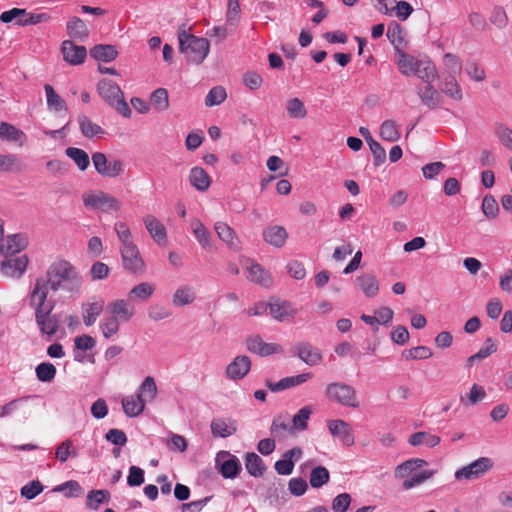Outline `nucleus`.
I'll list each match as a JSON object with an SVG mask.
<instances>
[{"label": "nucleus", "mask_w": 512, "mask_h": 512, "mask_svg": "<svg viewBox=\"0 0 512 512\" xmlns=\"http://www.w3.org/2000/svg\"><path fill=\"white\" fill-rule=\"evenodd\" d=\"M251 369V360L246 355L235 357L226 367V377L231 380L243 379Z\"/></svg>", "instance_id": "16"}, {"label": "nucleus", "mask_w": 512, "mask_h": 512, "mask_svg": "<svg viewBox=\"0 0 512 512\" xmlns=\"http://www.w3.org/2000/svg\"><path fill=\"white\" fill-rule=\"evenodd\" d=\"M97 92L102 100L122 116L129 118L131 109L125 101L121 88L112 80L102 79L97 83Z\"/></svg>", "instance_id": "4"}, {"label": "nucleus", "mask_w": 512, "mask_h": 512, "mask_svg": "<svg viewBox=\"0 0 512 512\" xmlns=\"http://www.w3.org/2000/svg\"><path fill=\"white\" fill-rule=\"evenodd\" d=\"M111 494L106 489L91 490L86 497V506L90 510H98L100 505L110 501Z\"/></svg>", "instance_id": "37"}, {"label": "nucleus", "mask_w": 512, "mask_h": 512, "mask_svg": "<svg viewBox=\"0 0 512 512\" xmlns=\"http://www.w3.org/2000/svg\"><path fill=\"white\" fill-rule=\"evenodd\" d=\"M325 395L330 401L336 402L342 406L352 408L359 406L356 390L351 385L342 382L328 384Z\"/></svg>", "instance_id": "5"}, {"label": "nucleus", "mask_w": 512, "mask_h": 512, "mask_svg": "<svg viewBox=\"0 0 512 512\" xmlns=\"http://www.w3.org/2000/svg\"><path fill=\"white\" fill-rule=\"evenodd\" d=\"M263 237L270 245L280 248L284 246L288 238V233L283 226L275 225L266 228L263 231Z\"/></svg>", "instance_id": "27"}, {"label": "nucleus", "mask_w": 512, "mask_h": 512, "mask_svg": "<svg viewBox=\"0 0 512 512\" xmlns=\"http://www.w3.org/2000/svg\"><path fill=\"white\" fill-rule=\"evenodd\" d=\"M54 492H65L66 497H76L82 493L80 484L75 480H69L53 489Z\"/></svg>", "instance_id": "59"}, {"label": "nucleus", "mask_w": 512, "mask_h": 512, "mask_svg": "<svg viewBox=\"0 0 512 512\" xmlns=\"http://www.w3.org/2000/svg\"><path fill=\"white\" fill-rule=\"evenodd\" d=\"M28 257L21 255L18 257H7L1 262V272L6 277L20 278L26 271Z\"/></svg>", "instance_id": "13"}, {"label": "nucleus", "mask_w": 512, "mask_h": 512, "mask_svg": "<svg viewBox=\"0 0 512 512\" xmlns=\"http://www.w3.org/2000/svg\"><path fill=\"white\" fill-rule=\"evenodd\" d=\"M330 480V473L324 466H317L310 473L309 483L312 488H321Z\"/></svg>", "instance_id": "47"}, {"label": "nucleus", "mask_w": 512, "mask_h": 512, "mask_svg": "<svg viewBox=\"0 0 512 512\" xmlns=\"http://www.w3.org/2000/svg\"><path fill=\"white\" fill-rule=\"evenodd\" d=\"M396 64L403 75L411 76L415 74L417 67L421 66V60L401 50H397Z\"/></svg>", "instance_id": "23"}, {"label": "nucleus", "mask_w": 512, "mask_h": 512, "mask_svg": "<svg viewBox=\"0 0 512 512\" xmlns=\"http://www.w3.org/2000/svg\"><path fill=\"white\" fill-rule=\"evenodd\" d=\"M171 315V310L160 304L152 305L148 309V316L153 321H161L171 317Z\"/></svg>", "instance_id": "62"}, {"label": "nucleus", "mask_w": 512, "mask_h": 512, "mask_svg": "<svg viewBox=\"0 0 512 512\" xmlns=\"http://www.w3.org/2000/svg\"><path fill=\"white\" fill-rule=\"evenodd\" d=\"M311 414L312 408L310 406L302 407L292 418L290 432L306 430Z\"/></svg>", "instance_id": "43"}, {"label": "nucleus", "mask_w": 512, "mask_h": 512, "mask_svg": "<svg viewBox=\"0 0 512 512\" xmlns=\"http://www.w3.org/2000/svg\"><path fill=\"white\" fill-rule=\"evenodd\" d=\"M28 245V239L24 234H12L7 236L6 240L0 242V253L7 257H13L20 253Z\"/></svg>", "instance_id": "14"}, {"label": "nucleus", "mask_w": 512, "mask_h": 512, "mask_svg": "<svg viewBox=\"0 0 512 512\" xmlns=\"http://www.w3.org/2000/svg\"><path fill=\"white\" fill-rule=\"evenodd\" d=\"M121 256L124 268L132 273H140L144 270V261L135 244L122 246Z\"/></svg>", "instance_id": "12"}, {"label": "nucleus", "mask_w": 512, "mask_h": 512, "mask_svg": "<svg viewBox=\"0 0 512 512\" xmlns=\"http://www.w3.org/2000/svg\"><path fill=\"white\" fill-rule=\"evenodd\" d=\"M83 203L88 208L102 212H118L122 208V203L119 199L104 191L84 194Z\"/></svg>", "instance_id": "6"}, {"label": "nucleus", "mask_w": 512, "mask_h": 512, "mask_svg": "<svg viewBox=\"0 0 512 512\" xmlns=\"http://www.w3.org/2000/svg\"><path fill=\"white\" fill-rule=\"evenodd\" d=\"M418 95L422 103L430 109H434L440 101V94L434 89L432 83L427 84L424 90H419Z\"/></svg>", "instance_id": "49"}, {"label": "nucleus", "mask_w": 512, "mask_h": 512, "mask_svg": "<svg viewBox=\"0 0 512 512\" xmlns=\"http://www.w3.org/2000/svg\"><path fill=\"white\" fill-rule=\"evenodd\" d=\"M433 475H434V471H431V470H424L419 473H415L403 481L402 487L405 490H409L415 486H418V485L424 483L426 480L430 479Z\"/></svg>", "instance_id": "56"}, {"label": "nucleus", "mask_w": 512, "mask_h": 512, "mask_svg": "<svg viewBox=\"0 0 512 512\" xmlns=\"http://www.w3.org/2000/svg\"><path fill=\"white\" fill-rule=\"evenodd\" d=\"M90 56L97 61L111 62L118 56V51L114 45L98 44L90 50Z\"/></svg>", "instance_id": "33"}, {"label": "nucleus", "mask_w": 512, "mask_h": 512, "mask_svg": "<svg viewBox=\"0 0 512 512\" xmlns=\"http://www.w3.org/2000/svg\"><path fill=\"white\" fill-rule=\"evenodd\" d=\"M215 462L219 467V473L226 479L236 478L242 469L239 459L229 451L218 452Z\"/></svg>", "instance_id": "8"}, {"label": "nucleus", "mask_w": 512, "mask_h": 512, "mask_svg": "<svg viewBox=\"0 0 512 512\" xmlns=\"http://www.w3.org/2000/svg\"><path fill=\"white\" fill-rule=\"evenodd\" d=\"M495 134L499 141L512 150V130L502 123L495 124Z\"/></svg>", "instance_id": "60"}, {"label": "nucleus", "mask_w": 512, "mask_h": 512, "mask_svg": "<svg viewBox=\"0 0 512 512\" xmlns=\"http://www.w3.org/2000/svg\"><path fill=\"white\" fill-rule=\"evenodd\" d=\"M143 221L147 231L157 243L160 244L166 241V228L155 216L147 215L144 217Z\"/></svg>", "instance_id": "24"}, {"label": "nucleus", "mask_w": 512, "mask_h": 512, "mask_svg": "<svg viewBox=\"0 0 512 512\" xmlns=\"http://www.w3.org/2000/svg\"><path fill=\"white\" fill-rule=\"evenodd\" d=\"M78 124L81 133L86 138L101 137L105 134L104 129L100 125L94 123L84 114L78 116Z\"/></svg>", "instance_id": "31"}, {"label": "nucleus", "mask_w": 512, "mask_h": 512, "mask_svg": "<svg viewBox=\"0 0 512 512\" xmlns=\"http://www.w3.org/2000/svg\"><path fill=\"white\" fill-rule=\"evenodd\" d=\"M486 397V392L481 385L473 384L467 397L461 396L460 402L465 406H473Z\"/></svg>", "instance_id": "52"}, {"label": "nucleus", "mask_w": 512, "mask_h": 512, "mask_svg": "<svg viewBox=\"0 0 512 512\" xmlns=\"http://www.w3.org/2000/svg\"><path fill=\"white\" fill-rule=\"evenodd\" d=\"M432 355V350L427 346H417L402 352V357L405 360L428 359Z\"/></svg>", "instance_id": "57"}, {"label": "nucleus", "mask_w": 512, "mask_h": 512, "mask_svg": "<svg viewBox=\"0 0 512 512\" xmlns=\"http://www.w3.org/2000/svg\"><path fill=\"white\" fill-rule=\"evenodd\" d=\"M285 109L287 115L292 119H304L308 114L303 101L297 97L287 100Z\"/></svg>", "instance_id": "42"}, {"label": "nucleus", "mask_w": 512, "mask_h": 512, "mask_svg": "<svg viewBox=\"0 0 512 512\" xmlns=\"http://www.w3.org/2000/svg\"><path fill=\"white\" fill-rule=\"evenodd\" d=\"M78 452L74 447L72 440L66 439L56 447L55 457L61 463L66 462L69 457H77Z\"/></svg>", "instance_id": "50"}, {"label": "nucleus", "mask_w": 512, "mask_h": 512, "mask_svg": "<svg viewBox=\"0 0 512 512\" xmlns=\"http://www.w3.org/2000/svg\"><path fill=\"white\" fill-rule=\"evenodd\" d=\"M291 352L309 366H316L323 360L321 351L307 341L296 343Z\"/></svg>", "instance_id": "10"}, {"label": "nucleus", "mask_w": 512, "mask_h": 512, "mask_svg": "<svg viewBox=\"0 0 512 512\" xmlns=\"http://www.w3.org/2000/svg\"><path fill=\"white\" fill-rule=\"evenodd\" d=\"M196 299V294L193 287L189 285H182L176 289L172 297V303L176 307L189 305Z\"/></svg>", "instance_id": "35"}, {"label": "nucleus", "mask_w": 512, "mask_h": 512, "mask_svg": "<svg viewBox=\"0 0 512 512\" xmlns=\"http://www.w3.org/2000/svg\"><path fill=\"white\" fill-rule=\"evenodd\" d=\"M441 91L456 101H460L463 98L461 87L456 80V75H452V73L444 75L443 81L441 82Z\"/></svg>", "instance_id": "30"}, {"label": "nucleus", "mask_w": 512, "mask_h": 512, "mask_svg": "<svg viewBox=\"0 0 512 512\" xmlns=\"http://www.w3.org/2000/svg\"><path fill=\"white\" fill-rule=\"evenodd\" d=\"M408 443L412 446L425 445L427 447H435L440 443V437L430 434L426 431L413 433L409 436Z\"/></svg>", "instance_id": "38"}, {"label": "nucleus", "mask_w": 512, "mask_h": 512, "mask_svg": "<svg viewBox=\"0 0 512 512\" xmlns=\"http://www.w3.org/2000/svg\"><path fill=\"white\" fill-rule=\"evenodd\" d=\"M189 182L192 187L200 192H205L211 185V178L201 167H193L189 173Z\"/></svg>", "instance_id": "28"}, {"label": "nucleus", "mask_w": 512, "mask_h": 512, "mask_svg": "<svg viewBox=\"0 0 512 512\" xmlns=\"http://www.w3.org/2000/svg\"><path fill=\"white\" fill-rule=\"evenodd\" d=\"M43 489L44 487L39 480H33L21 488V496L31 500L39 495Z\"/></svg>", "instance_id": "61"}, {"label": "nucleus", "mask_w": 512, "mask_h": 512, "mask_svg": "<svg viewBox=\"0 0 512 512\" xmlns=\"http://www.w3.org/2000/svg\"><path fill=\"white\" fill-rule=\"evenodd\" d=\"M155 292V285L149 282H142L134 286L129 292L130 299H137L146 302Z\"/></svg>", "instance_id": "45"}, {"label": "nucleus", "mask_w": 512, "mask_h": 512, "mask_svg": "<svg viewBox=\"0 0 512 512\" xmlns=\"http://www.w3.org/2000/svg\"><path fill=\"white\" fill-rule=\"evenodd\" d=\"M0 139L10 142H17L23 145L26 136L24 132L7 122H0Z\"/></svg>", "instance_id": "34"}, {"label": "nucleus", "mask_w": 512, "mask_h": 512, "mask_svg": "<svg viewBox=\"0 0 512 512\" xmlns=\"http://www.w3.org/2000/svg\"><path fill=\"white\" fill-rule=\"evenodd\" d=\"M150 101L157 112H164L169 108V97L165 88L156 89L152 93Z\"/></svg>", "instance_id": "51"}, {"label": "nucleus", "mask_w": 512, "mask_h": 512, "mask_svg": "<svg viewBox=\"0 0 512 512\" xmlns=\"http://www.w3.org/2000/svg\"><path fill=\"white\" fill-rule=\"evenodd\" d=\"M245 466L248 473L254 477H261L266 470L262 458L254 452H249L246 454Z\"/></svg>", "instance_id": "40"}, {"label": "nucleus", "mask_w": 512, "mask_h": 512, "mask_svg": "<svg viewBox=\"0 0 512 512\" xmlns=\"http://www.w3.org/2000/svg\"><path fill=\"white\" fill-rule=\"evenodd\" d=\"M380 136L388 142H396L400 139L398 125L394 120H385L380 126Z\"/></svg>", "instance_id": "46"}, {"label": "nucleus", "mask_w": 512, "mask_h": 512, "mask_svg": "<svg viewBox=\"0 0 512 512\" xmlns=\"http://www.w3.org/2000/svg\"><path fill=\"white\" fill-rule=\"evenodd\" d=\"M247 278L259 285L268 287L272 283L271 276L261 265L255 263L248 268Z\"/></svg>", "instance_id": "39"}, {"label": "nucleus", "mask_w": 512, "mask_h": 512, "mask_svg": "<svg viewBox=\"0 0 512 512\" xmlns=\"http://www.w3.org/2000/svg\"><path fill=\"white\" fill-rule=\"evenodd\" d=\"M351 496L348 493L337 495L332 501V510L334 512H347L351 503Z\"/></svg>", "instance_id": "64"}, {"label": "nucleus", "mask_w": 512, "mask_h": 512, "mask_svg": "<svg viewBox=\"0 0 512 512\" xmlns=\"http://www.w3.org/2000/svg\"><path fill=\"white\" fill-rule=\"evenodd\" d=\"M108 313L119 319L121 322H128L135 314V309L125 299H117L106 306Z\"/></svg>", "instance_id": "19"}, {"label": "nucleus", "mask_w": 512, "mask_h": 512, "mask_svg": "<svg viewBox=\"0 0 512 512\" xmlns=\"http://www.w3.org/2000/svg\"><path fill=\"white\" fill-rule=\"evenodd\" d=\"M214 229L221 241H223L233 251L241 249V241L236 232L227 223L218 221L214 225Z\"/></svg>", "instance_id": "18"}, {"label": "nucleus", "mask_w": 512, "mask_h": 512, "mask_svg": "<svg viewBox=\"0 0 512 512\" xmlns=\"http://www.w3.org/2000/svg\"><path fill=\"white\" fill-rule=\"evenodd\" d=\"M443 62L445 67L448 69L447 73H452V75L461 73L462 63L456 55L452 53H446L443 57Z\"/></svg>", "instance_id": "63"}, {"label": "nucleus", "mask_w": 512, "mask_h": 512, "mask_svg": "<svg viewBox=\"0 0 512 512\" xmlns=\"http://www.w3.org/2000/svg\"><path fill=\"white\" fill-rule=\"evenodd\" d=\"M120 320L106 311L105 317L100 322V330L106 339L116 335L120 329Z\"/></svg>", "instance_id": "41"}, {"label": "nucleus", "mask_w": 512, "mask_h": 512, "mask_svg": "<svg viewBox=\"0 0 512 512\" xmlns=\"http://www.w3.org/2000/svg\"><path fill=\"white\" fill-rule=\"evenodd\" d=\"M246 348L249 352L267 357L283 352V347L277 343H266L259 335H253L246 339Z\"/></svg>", "instance_id": "11"}, {"label": "nucleus", "mask_w": 512, "mask_h": 512, "mask_svg": "<svg viewBox=\"0 0 512 512\" xmlns=\"http://www.w3.org/2000/svg\"><path fill=\"white\" fill-rule=\"evenodd\" d=\"M139 394L145 399V402L153 401L157 396V385L153 377L147 376L139 387Z\"/></svg>", "instance_id": "54"}, {"label": "nucleus", "mask_w": 512, "mask_h": 512, "mask_svg": "<svg viewBox=\"0 0 512 512\" xmlns=\"http://www.w3.org/2000/svg\"><path fill=\"white\" fill-rule=\"evenodd\" d=\"M67 33L70 38L85 41L89 36V30L82 19L79 17H72L67 22Z\"/></svg>", "instance_id": "32"}, {"label": "nucleus", "mask_w": 512, "mask_h": 512, "mask_svg": "<svg viewBox=\"0 0 512 512\" xmlns=\"http://www.w3.org/2000/svg\"><path fill=\"white\" fill-rule=\"evenodd\" d=\"M36 376L41 382H50L56 376V368L52 363H40L36 369Z\"/></svg>", "instance_id": "58"}, {"label": "nucleus", "mask_w": 512, "mask_h": 512, "mask_svg": "<svg viewBox=\"0 0 512 512\" xmlns=\"http://www.w3.org/2000/svg\"><path fill=\"white\" fill-rule=\"evenodd\" d=\"M192 232L199 242V244L207 251H212V235L210 231L204 226L199 219H194L191 222Z\"/></svg>", "instance_id": "26"}, {"label": "nucleus", "mask_w": 512, "mask_h": 512, "mask_svg": "<svg viewBox=\"0 0 512 512\" xmlns=\"http://www.w3.org/2000/svg\"><path fill=\"white\" fill-rule=\"evenodd\" d=\"M42 282L53 292L64 291L71 295L78 294L81 290L83 279L74 265L67 260L54 261L46 271V279L38 278L35 283Z\"/></svg>", "instance_id": "1"}, {"label": "nucleus", "mask_w": 512, "mask_h": 512, "mask_svg": "<svg viewBox=\"0 0 512 512\" xmlns=\"http://www.w3.org/2000/svg\"><path fill=\"white\" fill-rule=\"evenodd\" d=\"M44 89L47 97V105L50 109L60 111L66 108L65 101L61 99L51 85L46 84Z\"/></svg>", "instance_id": "53"}, {"label": "nucleus", "mask_w": 512, "mask_h": 512, "mask_svg": "<svg viewBox=\"0 0 512 512\" xmlns=\"http://www.w3.org/2000/svg\"><path fill=\"white\" fill-rule=\"evenodd\" d=\"M92 163L95 171L105 178H117L124 172V163L120 159L108 160L102 152L92 154Z\"/></svg>", "instance_id": "7"}, {"label": "nucleus", "mask_w": 512, "mask_h": 512, "mask_svg": "<svg viewBox=\"0 0 512 512\" xmlns=\"http://www.w3.org/2000/svg\"><path fill=\"white\" fill-rule=\"evenodd\" d=\"M179 50L190 64H201L209 53V41L188 33L185 25L178 30Z\"/></svg>", "instance_id": "3"}, {"label": "nucleus", "mask_w": 512, "mask_h": 512, "mask_svg": "<svg viewBox=\"0 0 512 512\" xmlns=\"http://www.w3.org/2000/svg\"><path fill=\"white\" fill-rule=\"evenodd\" d=\"M61 52L64 60L71 65L82 64L87 56L85 46L76 45L71 40H64L62 42Z\"/></svg>", "instance_id": "15"}, {"label": "nucleus", "mask_w": 512, "mask_h": 512, "mask_svg": "<svg viewBox=\"0 0 512 512\" xmlns=\"http://www.w3.org/2000/svg\"><path fill=\"white\" fill-rule=\"evenodd\" d=\"M124 413L128 417H136L145 409V399L141 394L127 396L122 399Z\"/></svg>", "instance_id": "25"}, {"label": "nucleus", "mask_w": 512, "mask_h": 512, "mask_svg": "<svg viewBox=\"0 0 512 512\" xmlns=\"http://www.w3.org/2000/svg\"><path fill=\"white\" fill-rule=\"evenodd\" d=\"M269 311L271 316L280 322L293 319L298 313V310L290 302L280 299L269 302Z\"/></svg>", "instance_id": "17"}, {"label": "nucleus", "mask_w": 512, "mask_h": 512, "mask_svg": "<svg viewBox=\"0 0 512 512\" xmlns=\"http://www.w3.org/2000/svg\"><path fill=\"white\" fill-rule=\"evenodd\" d=\"M104 309V300L98 299L93 302L82 305V318L85 326L90 327L95 324L97 318Z\"/></svg>", "instance_id": "22"}, {"label": "nucleus", "mask_w": 512, "mask_h": 512, "mask_svg": "<svg viewBox=\"0 0 512 512\" xmlns=\"http://www.w3.org/2000/svg\"><path fill=\"white\" fill-rule=\"evenodd\" d=\"M425 465H427V462L424 459H420V458L409 459L396 467L395 477L408 478L411 475H413L417 469H419Z\"/></svg>", "instance_id": "36"}, {"label": "nucleus", "mask_w": 512, "mask_h": 512, "mask_svg": "<svg viewBox=\"0 0 512 512\" xmlns=\"http://www.w3.org/2000/svg\"><path fill=\"white\" fill-rule=\"evenodd\" d=\"M414 75L425 83L430 84L437 78V70L432 62L421 61V66L417 67Z\"/></svg>", "instance_id": "48"}, {"label": "nucleus", "mask_w": 512, "mask_h": 512, "mask_svg": "<svg viewBox=\"0 0 512 512\" xmlns=\"http://www.w3.org/2000/svg\"><path fill=\"white\" fill-rule=\"evenodd\" d=\"M65 153L71 160H73L80 171H85L89 167L90 159L88 153L83 149L68 147Z\"/></svg>", "instance_id": "44"}, {"label": "nucleus", "mask_w": 512, "mask_h": 512, "mask_svg": "<svg viewBox=\"0 0 512 512\" xmlns=\"http://www.w3.org/2000/svg\"><path fill=\"white\" fill-rule=\"evenodd\" d=\"M355 281L366 297L372 298L378 294L379 283L374 275L364 273L356 277Z\"/></svg>", "instance_id": "29"}, {"label": "nucleus", "mask_w": 512, "mask_h": 512, "mask_svg": "<svg viewBox=\"0 0 512 512\" xmlns=\"http://www.w3.org/2000/svg\"><path fill=\"white\" fill-rule=\"evenodd\" d=\"M30 305L35 310V321L41 334L55 335L61 325V317L52 313L54 302L47 301L46 287L42 282L35 283L30 293Z\"/></svg>", "instance_id": "2"}, {"label": "nucleus", "mask_w": 512, "mask_h": 512, "mask_svg": "<svg viewBox=\"0 0 512 512\" xmlns=\"http://www.w3.org/2000/svg\"><path fill=\"white\" fill-rule=\"evenodd\" d=\"M492 467V461L490 458L481 457L467 466L458 469L455 472V478L457 480H473L477 479L486 473Z\"/></svg>", "instance_id": "9"}, {"label": "nucleus", "mask_w": 512, "mask_h": 512, "mask_svg": "<svg viewBox=\"0 0 512 512\" xmlns=\"http://www.w3.org/2000/svg\"><path fill=\"white\" fill-rule=\"evenodd\" d=\"M226 98L227 93L225 88L222 86H215L208 92L205 98V105L207 107L220 105L226 100Z\"/></svg>", "instance_id": "55"}, {"label": "nucleus", "mask_w": 512, "mask_h": 512, "mask_svg": "<svg viewBox=\"0 0 512 512\" xmlns=\"http://www.w3.org/2000/svg\"><path fill=\"white\" fill-rule=\"evenodd\" d=\"M328 429L334 437H339L346 446L354 444V436L350 425L344 420L336 419L327 422Z\"/></svg>", "instance_id": "20"}, {"label": "nucleus", "mask_w": 512, "mask_h": 512, "mask_svg": "<svg viewBox=\"0 0 512 512\" xmlns=\"http://www.w3.org/2000/svg\"><path fill=\"white\" fill-rule=\"evenodd\" d=\"M210 427L214 437L226 438L235 434L237 431L236 421L232 419H213Z\"/></svg>", "instance_id": "21"}]
</instances>
